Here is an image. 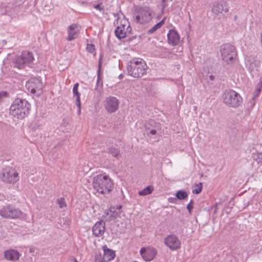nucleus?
Wrapping results in <instances>:
<instances>
[{
    "label": "nucleus",
    "instance_id": "nucleus-13",
    "mask_svg": "<svg viewBox=\"0 0 262 262\" xmlns=\"http://www.w3.org/2000/svg\"><path fill=\"white\" fill-rule=\"evenodd\" d=\"M145 127L147 135L150 134L151 135H155L158 131H160L161 129L160 124L152 119L149 120L146 122Z\"/></svg>",
    "mask_w": 262,
    "mask_h": 262
},
{
    "label": "nucleus",
    "instance_id": "nucleus-14",
    "mask_svg": "<svg viewBox=\"0 0 262 262\" xmlns=\"http://www.w3.org/2000/svg\"><path fill=\"white\" fill-rule=\"evenodd\" d=\"M115 256V252L110 249L107 248L106 246L103 247V256L101 255H97L96 260L99 262H108L114 258Z\"/></svg>",
    "mask_w": 262,
    "mask_h": 262
},
{
    "label": "nucleus",
    "instance_id": "nucleus-37",
    "mask_svg": "<svg viewBox=\"0 0 262 262\" xmlns=\"http://www.w3.org/2000/svg\"><path fill=\"white\" fill-rule=\"evenodd\" d=\"M94 8L97 10H99L100 12L104 11L103 7L101 6L100 4H98L95 6H94Z\"/></svg>",
    "mask_w": 262,
    "mask_h": 262
},
{
    "label": "nucleus",
    "instance_id": "nucleus-1",
    "mask_svg": "<svg viewBox=\"0 0 262 262\" xmlns=\"http://www.w3.org/2000/svg\"><path fill=\"white\" fill-rule=\"evenodd\" d=\"M30 107V104L26 100L16 98L10 107V112L14 117L22 119L28 115Z\"/></svg>",
    "mask_w": 262,
    "mask_h": 262
},
{
    "label": "nucleus",
    "instance_id": "nucleus-8",
    "mask_svg": "<svg viewBox=\"0 0 262 262\" xmlns=\"http://www.w3.org/2000/svg\"><path fill=\"white\" fill-rule=\"evenodd\" d=\"M136 12L138 14L135 16V20L137 23H147L152 18V11L148 6L139 7Z\"/></svg>",
    "mask_w": 262,
    "mask_h": 262
},
{
    "label": "nucleus",
    "instance_id": "nucleus-18",
    "mask_svg": "<svg viewBox=\"0 0 262 262\" xmlns=\"http://www.w3.org/2000/svg\"><path fill=\"white\" fill-rule=\"evenodd\" d=\"M168 42L173 46L178 45L180 41V36L174 30L171 29L167 34Z\"/></svg>",
    "mask_w": 262,
    "mask_h": 262
},
{
    "label": "nucleus",
    "instance_id": "nucleus-48",
    "mask_svg": "<svg viewBox=\"0 0 262 262\" xmlns=\"http://www.w3.org/2000/svg\"><path fill=\"white\" fill-rule=\"evenodd\" d=\"M166 1V0H162V3H165Z\"/></svg>",
    "mask_w": 262,
    "mask_h": 262
},
{
    "label": "nucleus",
    "instance_id": "nucleus-19",
    "mask_svg": "<svg viewBox=\"0 0 262 262\" xmlns=\"http://www.w3.org/2000/svg\"><path fill=\"white\" fill-rule=\"evenodd\" d=\"M78 25L76 24H72L68 27V37L67 38L68 40L71 41L76 38L77 36V32L78 31Z\"/></svg>",
    "mask_w": 262,
    "mask_h": 262
},
{
    "label": "nucleus",
    "instance_id": "nucleus-24",
    "mask_svg": "<svg viewBox=\"0 0 262 262\" xmlns=\"http://www.w3.org/2000/svg\"><path fill=\"white\" fill-rule=\"evenodd\" d=\"M165 18H163L158 23L156 24L151 29L148 31V34H152L154 33L156 30L161 28L162 26L164 24Z\"/></svg>",
    "mask_w": 262,
    "mask_h": 262
},
{
    "label": "nucleus",
    "instance_id": "nucleus-27",
    "mask_svg": "<svg viewBox=\"0 0 262 262\" xmlns=\"http://www.w3.org/2000/svg\"><path fill=\"white\" fill-rule=\"evenodd\" d=\"M112 213L108 216L109 220H115L117 217H120V214L121 213V211H112V209L110 210Z\"/></svg>",
    "mask_w": 262,
    "mask_h": 262
},
{
    "label": "nucleus",
    "instance_id": "nucleus-16",
    "mask_svg": "<svg viewBox=\"0 0 262 262\" xmlns=\"http://www.w3.org/2000/svg\"><path fill=\"white\" fill-rule=\"evenodd\" d=\"M105 230V223L102 220L97 222L92 228L93 233L97 237L102 235Z\"/></svg>",
    "mask_w": 262,
    "mask_h": 262
},
{
    "label": "nucleus",
    "instance_id": "nucleus-49",
    "mask_svg": "<svg viewBox=\"0 0 262 262\" xmlns=\"http://www.w3.org/2000/svg\"><path fill=\"white\" fill-rule=\"evenodd\" d=\"M106 215H108L109 213L108 212L106 213Z\"/></svg>",
    "mask_w": 262,
    "mask_h": 262
},
{
    "label": "nucleus",
    "instance_id": "nucleus-29",
    "mask_svg": "<svg viewBox=\"0 0 262 262\" xmlns=\"http://www.w3.org/2000/svg\"><path fill=\"white\" fill-rule=\"evenodd\" d=\"M195 187H196V188L195 189H193L192 193L193 194H196L200 193L202 190L203 184L200 182L199 184H195Z\"/></svg>",
    "mask_w": 262,
    "mask_h": 262
},
{
    "label": "nucleus",
    "instance_id": "nucleus-12",
    "mask_svg": "<svg viewBox=\"0 0 262 262\" xmlns=\"http://www.w3.org/2000/svg\"><path fill=\"white\" fill-rule=\"evenodd\" d=\"M118 105L119 100L115 97H108L104 101L105 108L110 113L116 112L118 108Z\"/></svg>",
    "mask_w": 262,
    "mask_h": 262
},
{
    "label": "nucleus",
    "instance_id": "nucleus-11",
    "mask_svg": "<svg viewBox=\"0 0 262 262\" xmlns=\"http://www.w3.org/2000/svg\"><path fill=\"white\" fill-rule=\"evenodd\" d=\"M164 243L172 250L180 249L181 245L180 239L174 234H171L166 237L164 239Z\"/></svg>",
    "mask_w": 262,
    "mask_h": 262
},
{
    "label": "nucleus",
    "instance_id": "nucleus-35",
    "mask_svg": "<svg viewBox=\"0 0 262 262\" xmlns=\"http://www.w3.org/2000/svg\"><path fill=\"white\" fill-rule=\"evenodd\" d=\"M194 203V202L192 200H191L187 206V209H188L189 213L190 214H191L192 213V209L193 208V204Z\"/></svg>",
    "mask_w": 262,
    "mask_h": 262
},
{
    "label": "nucleus",
    "instance_id": "nucleus-22",
    "mask_svg": "<svg viewBox=\"0 0 262 262\" xmlns=\"http://www.w3.org/2000/svg\"><path fill=\"white\" fill-rule=\"evenodd\" d=\"M246 66L251 70H253L254 68L256 67L258 63L254 59H247L246 62Z\"/></svg>",
    "mask_w": 262,
    "mask_h": 262
},
{
    "label": "nucleus",
    "instance_id": "nucleus-32",
    "mask_svg": "<svg viewBox=\"0 0 262 262\" xmlns=\"http://www.w3.org/2000/svg\"><path fill=\"white\" fill-rule=\"evenodd\" d=\"M76 97V105L78 107V114L79 115L81 112L80 96H77Z\"/></svg>",
    "mask_w": 262,
    "mask_h": 262
},
{
    "label": "nucleus",
    "instance_id": "nucleus-40",
    "mask_svg": "<svg viewBox=\"0 0 262 262\" xmlns=\"http://www.w3.org/2000/svg\"><path fill=\"white\" fill-rule=\"evenodd\" d=\"M136 36H133L132 37H128V39H127V40L128 41H132L133 39H136Z\"/></svg>",
    "mask_w": 262,
    "mask_h": 262
},
{
    "label": "nucleus",
    "instance_id": "nucleus-2",
    "mask_svg": "<svg viewBox=\"0 0 262 262\" xmlns=\"http://www.w3.org/2000/svg\"><path fill=\"white\" fill-rule=\"evenodd\" d=\"M93 184L94 189L103 194H108L113 188V183L107 176H96L93 178Z\"/></svg>",
    "mask_w": 262,
    "mask_h": 262
},
{
    "label": "nucleus",
    "instance_id": "nucleus-38",
    "mask_svg": "<svg viewBox=\"0 0 262 262\" xmlns=\"http://www.w3.org/2000/svg\"><path fill=\"white\" fill-rule=\"evenodd\" d=\"M177 199H178L177 198V197L176 198L171 197V198H168V201L170 203H175L176 202Z\"/></svg>",
    "mask_w": 262,
    "mask_h": 262
},
{
    "label": "nucleus",
    "instance_id": "nucleus-26",
    "mask_svg": "<svg viewBox=\"0 0 262 262\" xmlns=\"http://www.w3.org/2000/svg\"><path fill=\"white\" fill-rule=\"evenodd\" d=\"M176 196L178 199L182 200L186 199L188 197V194L186 191L183 190H180L177 192Z\"/></svg>",
    "mask_w": 262,
    "mask_h": 262
},
{
    "label": "nucleus",
    "instance_id": "nucleus-21",
    "mask_svg": "<svg viewBox=\"0 0 262 262\" xmlns=\"http://www.w3.org/2000/svg\"><path fill=\"white\" fill-rule=\"evenodd\" d=\"M4 256L7 260L15 261L19 259L20 254L16 250H9L5 252Z\"/></svg>",
    "mask_w": 262,
    "mask_h": 262
},
{
    "label": "nucleus",
    "instance_id": "nucleus-46",
    "mask_svg": "<svg viewBox=\"0 0 262 262\" xmlns=\"http://www.w3.org/2000/svg\"><path fill=\"white\" fill-rule=\"evenodd\" d=\"M61 146V144L60 143H58V144H57V145H56V146H55V147H59V146Z\"/></svg>",
    "mask_w": 262,
    "mask_h": 262
},
{
    "label": "nucleus",
    "instance_id": "nucleus-50",
    "mask_svg": "<svg viewBox=\"0 0 262 262\" xmlns=\"http://www.w3.org/2000/svg\"><path fill=\"white\" fill-rule=\"evenodd\" d=\"M96 262H99V261H97V260H96Z\"/></svg>",
    "mask_w": 262,
    "mask_h": 262
},
{
    "label": "nucleus",
    "instance_id": "nucleus-36",
    "mask_svg": "<svg viewBox=\"0 0 262 262\" xmlns=\"http://www.w3.org/2000/svg\"><path fill=\"white\" fill-rule=\"evenodd\" d=\"M8 93L5 91H0V103L4 101V99L8 96Z\"/></svg>",
    "mask_w": 262,
    "mask_h": 262
},
{
    "label": "nucleus",
    "instance_id": "nucleus-17",
    "mask_svg": "<svg viewBox=\"0 0 262 262\" xmlns=\"http://www.w3.org/2000/svg\"><path fill=\"white\" fill-rule=\"evenodd\" d=\"M128 29H129V30H128V32L129 33L131 30L129 25L126 26L125 24H123L120 26H118L115 30L116 36L118 39L125 38L127 36V32Z\"/></svg>",
    "mask_w": 262,
    "mask_h": 262
},
{
    "label": "nucleus",
    "instance_id": "nucleus-20",
    "mask_svg": "<svg viewBox=\"0 0 262 262\" xmlns=\"http://www.w3.org/2000/svg\"><path fill=\"white\" fill-rule=\"evenodd\" d=\"M212 11L214 13L218 14L223 12L227 13L228 12L229 10L226 6V3L222 2L214 5L212 8Z\"/></svg>",
    "mask_w": 262,
    "mask_h": 262
},
{
    "label": "nucleus",
    "instance_id": "nucleus-30",
    "mask_svg": "<svg viewBox=\"0 0 262 262\" xmlns=\"http://www.w3.org/2000/svg\"><path fill=\"white\" fill-rule=\"evenodd\" d=\"M102 62H101V57H100L98 63V70L97 72V85L99 86V82L100 81V70L101 68Z\"/></svg>",
    "mask_w": 262,
    "mask_h": 262
},
{
    "label": "nucleus",
    "instance_id": "nucleus-39",
    "mask_svg": "<svg viewBox=\"0 0 262 262\" xmlns=\"http://www.w3.org/2000/svg\"><path fill=\"white\" fill-rule=\"evenodd\" d=\"M15 3L16 6H19L23 3L24 0H12Z\"/></svg>",
    "mask_w": 262,
    "mask_h": 262
},
{
    "label": "nucleus",
    "instance_id": "nucleus-34",
    "mask_svg": "<svg viewBox=\"0 0 262 262\" xmlns=\"http://www.w3.org/2000/svg\"><path fill=\"white\" fill-rule=\"evenodd\" d=\"M86 50L91 53H94L95 51L94 45L92 44H88L86 47Z\"/></svg>",
    "mask_w": 262,
    "mask_h": 262
},
{
    "label": "nucleus",
    "instance_id": "nucleus-7",
    "mask_svg": "<svg viewBox=\"0 0 262 262\" xmlns=\"http://www.w3.org/2000/svg\"><path fill=\"white\" fill-rule=\"evenodd\" d=\"M2 181L6 183L14 184L19 180V176L16 170L12 167L3 169L0 175Z\"/></svg>",
    "mask_w": 262,
    "mask_h": 262
},
{
    "label": "nucleus",
    "instance_id": "nucleus-5",
    "mask_svg": "<svg viewBox=\"0 0 262 262\" xmlns=\"http://www.w3.org/2000/svg\"><path fill=\"white\" fill-rule=\"evenodd\" d=\"M224 103L229 107H237L242 102V98L236 92L228 89L225 91L223 96Z\"/></svg>",
    "mask_w": 262,
    "mask_h": 262
},
{
    "label": "nucleus",
    "instance_id": "nucleus-25",
    "mask_svg": "<svg viewBox=\"0 0 262 262\" xmlns=\"http://www.w3.org/2000/svg\"><path fill=\"white\" fill-rule=\"evenodd\" d=\"M154 188L151 186H147L142 190L139 192V194L141 196H145L149 194L152 192Z\"/></svg>",
    "mask_w": 262,
    "mask_h": 262
},
{
    "label": "nucleus",
    "instance_id": "nucleus-9",
    "mask_svg": "<svg viewBox=\"0 0 262 262\" xmlns=\"http://www.w3.org/2000/svg\"><path fill=\"white\" fill-rule=\"evenodd\" d=\"M0 215L5 219H17L21 215V211L15 206L9 205L0 210Z\"/></svg>",
    "mask_w": 262,
    "mask_h": 262
},
{
    "label": "nucleus",
    "instance_id": "nucleus-45",
    "mask_svg": "<svg viewBox=\"0 0 262 262\" xmlns=\"http://www.w3.org/2000/svg\"><path fill=\"white\" fill-rule=\"evenodd\" d=\"M166 6H167V5L165 4V3H163L162 9H164Z\"/></svg>",
    "mask_w": 262,
    "mask_h": 262
},
{
    "label": "nucleus",
    "instance_id": "nucleus-23",
    "mask_svg": "<svg viewBox=\"0 0 262 262\" xmlns=\"http://www.w3.org/2000/svg\"><path fill=\"white\" fill-rule=\"evenodd\" d=\"M108 150L109 154L111 155L113 157L117 159H119L120 157V151L118 149L112 146Z\"/></svg>",
    "mask_w": 262,
    "mask_h": 262
},
{
    "label": "nucleus",
    "instance_id": "nucleus-47",
    "mask_svg": "<svg viewBox=\"0 0 262 262\" xmlns=\"http://www.w3.org/2000/svg\"><path fill=\"white\" fill-rule=\"evenodd\" d=\"M237 18V16L236 15L234 16V20H236Z\"/></svg>",
    "mask_w": 262,
    "mask_h": 262
},
{
    "label": "nucleus",
    "instance_id": "nucleus-6",
    "mask_svg": "<svg viewBox=\"0 0 262 262\" xmlns=\"http://www.w3.org/2000/svg\"><path fill=\"white\" fill-rule=\"evenodd\" d=\"M34 60L33 53L29 51H23L20 56L16 57L14 59L15 67L23 69L33 63Z\"/></svg>",
    "mask_w": 262,
    "mask_h": 262
},
{
    "label": "nucleus",
    "instance_id": "nucleus-31",
    "mask_svg": "<svg viewBox=\"0 0 262 262\" xmlns=\"http://www.w3.org/2000/svg\"><path fill=\"white\" fill-rule=\"evenodd\" d=\"M57 203L60 208L66 207L67 204L65 200L63 198H60L57 199Z\"/></svg>",
    "mask_w": 262,
    "mask_h": 262
},
{
    "label": "nucleus",
    "instance_id": "nucleus-15",
    "mask_svg": "<svg viewBox=\"0 0 262 262\" xmlns=\"http://www.w3.org/2000/svg\"><path fill=\"white\" fill-rule=\"evenodd\" d=\"M140 252L143 258L145 261H148L152 260L157 254V250L153 248L147 249L145 248H142L140 250Z\"/></svg>",
    "mask_w": 262,
    "mask_h": 262
},
{
    "label": "nucleus",
    "instance_id": "nucleus-43",
    "mask_svg": "<svg viewBox=\"0 0 262 262\" xmlns=\"http://www.w3.org/2000/svg\"><path fill=\"white\" fill-rule=\"evenodd\" d=\"M122 208V206L121 205H118L117 206L116 209L119 210V211H120V209H121Z\"/></svg>",
    "mask_w": 262,
    "mask_h": 262
},
{
    "label": "nucleus",
    "instance_id": "nucleus-41",
    "mask_svg": "<svg viewBox=\"0 0 262 262\" xmlns=\"http://www.w3.org/2000/svg\"><path fill=\"white\" fill-rule=\"evenodd\" d=\"M258 85H259V88L257 89L258 93H259L261 91V88L262 86V82H259Z\"/></svg>",
    "mask_w": 262,
    "mask_h": 262
},
{
    "label": "nucleus",
    "instance_id": "nucleus-4",
    "mask_svg": "<svg viewBox=\"0 0 262 262\" xmlns=\"http://www.w3.org/2000/svg\"><path fill=\"white\" fill-rule=\"evenodd\" d=\"M220 52L222 59L227 64H232L237 55L235 47L230 43H226L221 46Z\"/></svg>",
    "mask_w": 262,
    "mask_h": 262
},
{
    "label": "nucleus",
    "instance_id": "nucleus-28",
    "mask_svg": "<svg viewBox=\"0 0 262 262\" xmlns=\"http://www.w3.org/2000/svg\"><path fill=\"white\" fill-rule=\"evenodd\" d=\"M253 157L258 163L262 164V152L254 153Z\"/></svg>",
    "mask_w": 262,
    "mask_h": 262
},
{
    "label": "nucleus",
    "instance_id": "nucleus-42",
    "mask_svg": "<svg viewBox=\"0 0 262 262\" xmlns=\"http://www.w3.org/2000/svg\"><path fill=\"white\" fill-rule=\"evenodd\" d=\"M70 262H78V261H77V260L75 258H72L70 259Z\"/></svg>",
    "mask_w": 262,
    "mask_h": 262
},
{
    "label": "nucleus",
    "instance_id": "nucleus-10",
    "mask_svg": "<svg viewBox=\"0 0 262 262\" xmlns=\"http://www.w3.org/2000/svg\"><path fill=\"white\" fill-rule=\"evenodd\" d=\"M26 87L29 92L35 94L36 92L41 93L43 86L41 80L34 77L31 78L26 82Z\"/></svg>",
    "mask_w": 262,
    "mask_h": 262
},
{
    "label": "nucleus",
    "instance_id": "nucleus-44",
    "mask_svg": "<svg viewBox=\"0 0 262 262\" xmlns=\"http://www.w3.org/2000/svg\"><path fill=\"white\" fill-rule=\"evenodd\" d=\"M209 79L211 80H213L214 79V76H213V75H210L209 76Z\"/></svg>",
    "mask_w": 262,
    "mask_h": 262
},
{
    "label": "nucleus",
    "instance_id": "nucleus-3",
    "mask_svg": "<svg viewBox=\"0 0 262 262\" xmlns=\"http://www.w3.org/2000/svg\"><path fill=\"white\" fill-rule=\"evenodd\" d=\"M147 66L142 59L131 60L127 66V73L135 78H140L146 73Z\"/></svg>",
    "mask_w": 262,
    "mask_h": 262
},
{
    "label": "nucleus",
    "instance_id": "nucleus-33",
    "mask_svg": "<svg viewBox=\"0 0 262 262\" xmlns=\"http://www.w3.org/2000/svg\"><path fill=\"white\" fill-rule=\"evenodd\" d=\"M79 83H76L74 85L73 89V95L74 96H80V94L78 91Z\"/></svg>",
    "mask_w": 262,
    "mask_h": 262
}]
</instances>
